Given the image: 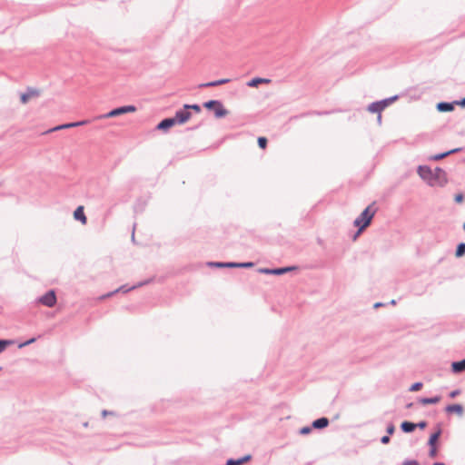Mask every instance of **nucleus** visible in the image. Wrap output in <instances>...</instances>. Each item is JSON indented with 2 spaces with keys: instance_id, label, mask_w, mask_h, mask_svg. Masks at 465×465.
<instances>
[{
  "instance_id": "nucleus-1",
  "label": "nucleus",
  "mask_w": 465,
  "mask_h": 465,
  "mask_svg": "<svg viewBox=\"0 0 465 465\" xmlns=\"http://www.w3.org/2000/svg\"><path fill=\"white\" fill-rule=\"evenodd\" d=\"M375 213L376 209L373 208V204H371L367 206L354 220L353 225L358 228V232L355 233L354 239H356V237L371 224Z\"/></svg>"
},
{
  "instance_id": "nucleus-2",
  "label": "nucleus",
  "mask_w": 465,
  "mask_h": 465,
  "mask_svg": "<svg viewBox=\"0 0 465 465\" xmlns=\"http://www.w3.org/2000/svg\"><path fill=\"white\" fill-rule=\"evenodd\" d=\"M203 105L208 110H213L216 118H223L229 113L219 100H209Z\"/></svg>"
},
{
  "instance_id": "nucleus-3",
  "label": "nucleus",
  "mask_w": 465,
  "mask_h": 465,
  "mask_svg": "<svg viewBox=\"0 0 465 465\" xmlns=\"http://www.w3.org/2000/svg\"><path fill=\"white\" fill-rule=\"evenodd\" d=\"M398 98V95H393L391 97L385 98L381 101L373 102L368 106V110L371 113L381 114L382 110H384L388 105H390L392 102L396 101Z\"/></svg>"
},
{
  "instance_id": "nucleus-4",
  "label": "nucleus",
  "mask_w": 465,
  "mask_h": 465,
  "mask_svg": "<svg viewBox=\"0 0 465 465\" xmlns=\"http://www.w3.org/2000/svg\"><path fill=\"white\" fill-rule=\"evenodd\" d=\"M152 282V279H149V280H146V281H143V282H138L137 284H134V285L130 286V287H128V286H127V285H125V284H124V285H122V286H120L119 288H117L116 290H114V291H113V292H107V293H105V294L102 295V296L100 297V300H104V299L110 298V297H112L113 295H114L115 293L120 292H124V293H126V292H130V291H132V290H134V289H136V288H138V287H142V286H143V285H145V284H147V283H149V282Z\"/></svg>"
},
{
  "instance_id": "nucleus-5",
  "label": "nucleus",
  "mask_w": 465,
  "mask_h": 465,
  "mask_svg": "<svg viewBox=\"0 0 465 465\" xmlns=\"http://www.w3.org/2000/svg\"><path fill=\"white\" fill-rule=\"evenodd\" d=\"M431 181H433L431 186L443 187L448 183L446 172L440 167H436L434 170H432Z\"/></svg>"
},
{
  "instance_id": "nucleus-6",
  "label": "nucleus",
  "mask_w": 465,
  "mask_h": 465,
  "mask_svg": "<svg viewBox=\"0 0 465 465\" xmlns=\"http://www.w3.org/2000/svg\"><path fill=\"white\" fill-rule=\"evenodd\" d=\"M38 302L41 304L52 308L56 304V294L54 290L47 291L44 295L38 298Z\"/></svg>"
},
{
  "instance_id": "nucleus-7",
  "label": "nucleus",
  "mask_w": 465,
  "mask_h": 465,
  "mask_svg": "<svg viewBox=\"0 0 465 465\" xmlns=\"http://www.w3.org/2000/svg\"><path fill=\"white\" fill-rule=\"evenodd\" d=\"M295 266H286V267H279V268H262L260 269L259 272L263 274H269V275H282L284 273H287L289 272H292L295 270Z\"/></svg>"
},
{
  "instance_id": "nucleus-8",
  "label": "nucleus",
  "mask_w": 465,
  "mask_h": 465,
  "mask_svg": "<svg viewBox=\"0 0 465 465\" xmlns=\"http://www.w3.org/2000/svg\"><path fill=\"white\" fill-rule=\"evenodd\" d=\"M417 173L420 177L424 180L429 185L431 186L433 181L432 178V170L428 165H420L417 169Z\"/></svg>"
},
{
  "instance_id": "nucleus-9",
  "label": "nucleus",
  "mask_w": 465,
  "mask_h": 465,
  "mask_svg": "<svg viewBox=\"0 0 465 465\" xmlns=\"http://www.w3.org/2000/svg\"><path fill=\"white\" fill-rule=\"evenodd\" d=\"M191 116L192 114L183 107V109L176 111L173 118L177 124H183L191 118Z\"/></svg>"
},
{
  "instance_id": "nucleus-10",
  "label": "nucleus",
  "mask_w": 465,
  "mask_h": 465,
  "mask_svg": "<svg viewBox=\"0 0 465 465\" xmlns=\"http://www.w3.org/2000/svg\"><path fill=\"white\" fill-rule=\"evenodd\" d=\"M40 95V91L36 88L27 87L26 91L23 93L20 96V101L22 104H26L33 97H38Z\"/></svg>"
},
{
  "instance_id": "nucleus-11",
  "label": "nucleus",
  "mask_w": 465,
  "mask_h": 465,
  "mask_svg": "<svg viewBox=\"0 0 465 465\" xmlns=\"http://www.w3.org/2000/svg\"><path fill=\"white\" fill-rule=\"evenodd\" d=\"M176 124L175 120L173 117H168V118H164L155 127L156 130L158 131H163V132H168L169 129L173 126H174Z\"/></svg>"
},
{
  "instance_id": "nucleus-12",
  "label": "nucleus",
  "mask_w": 465,
  "mask_h": 465,
  "mask_svg": "<svg viewBox=\"0 0 465 465\" xmlns=\"http://www.w3.org/2000/svg\"><path fill=\"white\" fill-rule=\"evenodd\" d=\"M445 411L447 413H456L458 416L461 417L464 413V408L459 403L450 404L445 407Z\"/></svg>"
},
{
  "instance_id": "nucleus-13",
  "label": "nucleus",
  "mask_w": 465,
  "mask_h": 465,
  "mask_svg": "<svg viewBox=\"0 0 465 465\" xmlns=\"http://www.w3.org/2000/svg\"><path fill=\"white\" fill-rule=\"evenodd\" d=\"M442 433V430L440 427V424L437 425V430L435 432H433L428 440L429 447H437L438 440Z\"/></svg>"
},
{
  "instance_id": "nucleus-14",
  "label": "nucleus",
  "mask_w": 465,
  "mask_h": 465,
  "mask_svg": "<svg viewBox=\"0 0 465 465\" xmlns=\"http://www.w3.org/2000/svg\"><path fill=\"white\" fill-rule=\"evenodd\" d=\"M436 108L439 112L447 113L451 112L455 108V104L453 102H440L437 104Z\"/></svg>"
},
{
  "instance_id": "nucleus-15",
  "label": "nucleus",
  "mask_w": 465,
  "mask_h": 465,
  "mask_svg": "<svg viewBox=\"0 0 465 465\" xmlns=\"http://www.w3.org/2000/svg\"><path fill=\"white\" fill-rule=\"evenodd\" d=\"M329 423L330 421L328 418L322 417L313 420L312 423V427L316 430H322L326 428L329 425Z\"/></svg>"
},
{
  "instance_id": "nucleus-16",
  "label": "nucleus",
  "mask_w": 465,
  "mask_h": 465,
  "mask_svg": "<svg viewBox=\"0 0 465 465\" xmlns=\"http://www.w3.org/2000/svg\"><path fill=\"white\" fill-rule=\"evenodd\" d=\"M74 218L76 220V221H79L81 222L83 224H85L86 222H87V218L84 214V207L83 206H78L74 212Z\"/></svg>"
},
{
  "instance_id": "nucleus-17",
  "label": "nucleus",
  "mask_w": 465,
  "mask_h": 465,
  "mask_svg": "<svg viewBox=\"0 0 465 465\" xmlns=\"http://www.w3.org/2000/svg\"><path fill=\"white\" fill-rule=\"evenodd\" d=\"M462 149L461 148H454V149H451L450 151H447V152H444V153H438V154H435V155H432L430 156V160H433V161H440L452 153H459L460 152Z\"/></svg>"
},
{
  "instance_id": "nucleus-18",
  "label": "nucleus",
  "mask_w": 465,
  "mask_h": 465,
  "mask_svg": "<svg viewBox=\"0 0 465 465\" xmlns=\"http://www.w3.org/2000/svg\"><path fill=\"white\" fill-rule=\"evenodd\" d=\"M85 124H87V121H85V120L78 121V122H73V123H68V124H61V125H58V126L54 127V129H52V131L82 126V125H84Z\"/></svg>"
},
{
  "instance_id": "nucleus-19",
  "label": "nucleus",
  "mask_w": 465,
  "mask_h": 465,
  "mask_svg": "<svg viewBox=\"0 0 465 465\" xmlns=\"http://www.w3.org/2000/svg\"><path fill=\"white\" fill-rule=\"evenodd\" d=\"M451 371L454 373H460L465 371V359L451 363Z\"/></svg>"
},
{
  "instance_id": "nucleus-20",
  "label": "nucleus",
  "mask_w": 465,
  "mask_h": 465,
  "mask_svg": "<svg viewBox=\"0 0 465 465\" xmlns=\"http://www.w3.org/2000/svg\"><path fill=\"white\" fill-rule=\"evenodd\" d=\"M440 401V396L437 395L434 397H422L419 399V402L422 405L436 404Z\"/></svg>"
},
{
  "instance_id": "nucleus-21",
  "label": "nucleus",
  "mask_w": 465,
  "mask_h": 465,
  "mask_svg": "<svg viewBox=\"0 0 465 465\" xmlns=\"http://www.w3.org/2000/svg\"><path fill=\"white\" fill-rule=\"evenodd\" d=\"M417 428V425L411 421L404 420L401 423V429L405 433H411Z\"/></svg>"
},
{
  "instance_id": "nucleus-22",
  "label": "nucleus",
  "mask_w": 465,
  "mask_h": 465,
  "mask_svg": "<svg viewBox=\"0 0 465 465\" xmlns=\"http://www.w3.org/2000/svg\"><path fill=\"white\" fill-rule=\"evenodd\" d=\"M271 80L261 77H254L251 79L246 84L249 87H257L261 84H268Z\"/></svg>"
},
{
  "instance_id": "nucleus-23",
  "label": "nucleus",
  "mask_w": 465,
  "mask_h": 465,
  "mask_svg": "<svg viewBox=\"0 0 465 465\" xmlns=\"http://www.w3.org/2000/svg\"><path fill=\"white\" fill-rule=\"evenodd\" d=\"M229 82H230V79L223 78V79H220V80H216V81H212V82L202 84H200V87H202V88L203 87H214V86H218V85H221V84H227Z\"/></svg>"
},
{
  "instance_id": "nucleus-24",
  "label": "nucleus",
  "mask_w": 465,
  "mask_h": 465,
  "mask_svg": "<svg viewBox=\"0 0 465 465\" xmlns=\"http://www.w3.org/2000/svg\"><path fill=\"white\" fill-rule=\"evenodd\" d=\"M136 110L137 109L134 105H124V106L115 108V112H117L118 115L127 114V113H134Z\"/></svg>"
},
{
  "instance_id": "nucleus-25",
  "label": "nucleus",
  "mask_w": 465,
  "mask_h": 465,
  "mask_svg": "<svg viewBox=\"0 0 465 465\" xmlns=\"http://www.w3.org/2000/svg\"><path fill=\"white\" fill-rule=\"evenodd\" d=\"M463 255H465V242H460L456 247L455 256L460 258Z\"/></svg>"
},
{
  "instance_id": "nucleus-26",
  "label": "nucleus",
  "mask_w": 465,
  "mask_h": 465,
  "mask_svg": "<svg viewBox=\"0 0 465 465\" xmlns=\"http://www.w3.org/2000/svg\"><path fill=\"white\" fill-rule=\"evenodd\" d=\"M13 341L0 339V353L3 352L8 345L12 344Z\"/></svg>"
},
{
  "instance_id": "nucleus-27",
  "label": "nucleus",
  "mask_w": 465,
  "mask_h": 465,
  "mask_svg": "<svg viewBox=\"0 0 465 465\" xmlns=\"http://www.w3.org/2000/svg\"><path fill=\"white\" fill-rule=\"evenodd\" d=\"M183 105H184V108L187 109V111H189L190 109L193 110L195 113H200L202 111L201 106L197 104H185Z\"/></svg>"
},
{
  "instance_id": "nucleus-28",
  "label": "nucleus",
  "mask_w": 465,
  "mask_h": 465,
  "mask_svg": "<svg viewBox=\"0 0 465 465\" xmlns=\"http://www.w3.org/2000/svg\"><path fill=\"white\" fill-rule=\"evenodd\" d=\"M257 142H258V145H259L260 148H262V149H265L266 148L267 143H268L266 137L261 136V137L258 138Z\"/></svg>"
},
{
  "instance_id": "nucleus-29",
  "label": "nucleus",
  "mask_w": 465,
  "mask_h": 465,
  "mask_svg": "<svg viewBox=\"0 0 465 465\" xmlns=\"http://www.w3.org/2000/svg\"><path fill=\"white\" fill-rule=\"evenodd\" d=\"M423 384L420 381L414 382L409 389L410 391H418L422 388Z\"/></svg>"
},
{
  "instance_id": "nucleus-30",
  "label": "nucleus",
  "mask_w": 465,
  "mask_h": 465,
  "mask_svg": "<svg viewBox=\"0 0 465 465\" xmlns=\"http://www.w3.org/2000/svg\"><path fill=\"white\" fill-rule=\"evenodd\" d=\"M207 264L210 267L224 268V262H209Z\"/></svg>"
},
{
  "instance_id": "nucleus-31",
  "label": "nucleus",
  "mask_w": 465,
  "mask_h": 465,
  "mask_svg": "<svg viewBox=\"0 0 465 465\" xmlns=\"http://www.w3.org/2000/svg\"><path fill=\"white\" fill-rule=\"evenodd\" d=\"M115 116H118V114H117V112H115V108H114L100 117L101 118H110V117H115Z\"/></svg>"
},
{
  "instance_id": "nucleus-32",
  "label": "nucleus",
  "mask_w": 465,
  "mask_h": 465,
  "mask_svg": "<svg viewBox=\"0 0 465 465\" xmlns=\"http://www.w3.org/2000/svg\"><path fill=\"white\" fill-rule=\"evenodd\" d=\"M254 266L252 262H238V268H252Z\"/></svg>"
},
{
  "instance_id": "nucleus-33",
  "label": "nucleus",
  "mask_w": 465,
  "mask_h": 465,
  "mask_svg": "<svg viewBox=\"0 0 465 465\" xmlns=\"http://www.w3.org/2000/svg\"><path fill=\"white\" fill-rule=\"evenodd\" d=\"M35 341H36V338L33 337V338H31V339H29V340L20 343L18 347L19 348H23V347L28 346V345L34 343Z\"/></svg>"
},
{
  "instance_id": "nucleus-34",
  "label": "nucleus",
  "mask_w": 465,
  "mask_h": 465,
  "mask_svg": "<svg viewBox=\"0 0 465 465\" xmlns=\"http://www.w3.org/2000/svg\"><path fill=\"white\" fill-rule=\"evenodd\" d=\"M395 431V426L392 422H390L386 427V432L389 435H392Z\"/></svg>"
},
{
  "instance_id": "nucleus-35",
  "label": "nucleus",
  "mask_w": 465,
  "mask_h": 465,
  "mask_svg": "<svg viewBox=\"0 0 465 465\" xmlns=\"http://www.w3.org/2000/svg\"><path fill=\"white\" fill-rule=\"evenodd\" d=\"M251 459H252V456L250 454H247V455H245L240 459H237V460H238L239 464L242 465L246 461H249Z\"/></svg>"
},
{
  "instance_id": "nucleus-36",
  "label": "nucleus",
  "mask_w": 465,
  "mask_h": 465,
  "mask_svg": "<svg viewBox=\"0 0 465 465\" xmlns=\"http://www.w3.org/2000/svg\"><path fill=\"white\" fill-rule=\"evenodd\" d=\"M464 200V195L463 193H457L455 196H454V201L457 203H461Z\"/></svg>"
},
{
  "instance_id": "nucleus-37",
  "label": "nucleus",
  "mask_w": 465,
  "mask_h": 465,
  "mask_svg": "<svg viewBox=\"0 0 465 465\" xmlns=\"http://www.w3.org/2000/svg\"><path fill=\"white\" fill-rule=\"evenodd\" d=\"M437 447H430L429 457L435 458L437 456Z\"/></svg>"
},
{
  "instance_id": "nucleus-38",
  "label": "nucleus",
  "mask_w": 465,
  "mask_h": 465,
  "mask_svg": "<svg viewBox=\"0 0 465 465\" xmlns=\"http://www.w3.org/2000/svg\"><path fill=\"white\" fill-rule=\"evenodd\" d=\"M312 427H309V426L302 427V428L300 430V433H301L302 435L309 434V433L312 431Z\"/></svg>"
},
{
  "instance_id": "nucleus-39",
  "label": "nucleus",
  "mask_w": 465,
  "mask_h": 465,
  "mask_svg": "<svg viewBox=\"0 0 465 465\" xmlns=\"http://www.w3.org/2000/svg\"><path fill=\"white\" fill-rule=\"evenodd\" d=\"M224 268H238V262H224Z\"/></svg>"
},
{
  "instance_id": "nucleus-40",
  "label": "nucleus",
  "mask_w": 465,
  "mask_h": 465,
  "mask_svg": "<svg viewBox=\"0 0 465 465\" xmlns=\"http://www.w3.org/2000/svg\"><path fill=\"white\" fill-rule=\"evenodd\" d=\"M402 465H419V462L416 460H407L403 461Z\"/></svg>"
},
{
  "instance_id": "nucleus-41",
  "label": "nucleus",
  "mask_w": 465,
  "mask_h": 465,
  "mask_svg": "<svg viewBox=\"0 0 465 465\" xmlns=\"http://www.w3.org/2000/svg\"><path fill=\"white\" fill-rule=\"evenodd\" d=\"M460 394V390L458 389V390H454V391H450V394H449V397L453 399V398L457 397Z\"/></svg>"
},
{
  "instance_id": "nucleus-42",
  "label": "nucleus",
  "mask_w": 465,
  "mask_h": 465,
  "mask_svg": "<svg viewBox=\"0 0 465 465\" xmlns=\"http://www.w3.org/2000/svg\"><path fill=\"white\" fill-rule=\"evenodd\" d=\"M391 441L390 435H384L381 438V442L382 444H388Z\"/></svg>"
},
{
  "instance_id": "nucleus-43",
  "label": "nucleus",
  "mask_w": 465,
  "mask_h": 465,
  "mask_svg": "<svg viewBox=\"0 0 465 465\" xmlns=\"http://www.w3.org/2000/svg\"><path fill=\"white\" fill-rule=\"evenodd\" d=\"M224 465H240L238 460L229 459Z\"/></svg>"
},
{
  "instance_id": "nucleus-44",
  "label": "nucleus",
  "mask_w": 465,
  "mask_h": 465,
  "mask_svg": "<svg viewBox=\"0 0 465 465\" xmlns=\"http://www.w3.org/2000/svg\"><path fill=\"white\" fill-rule=\"evenodd\" d=\"M330 114V112H327V111H324V112L315 111V112H312V113H307L306 115H311V114L323 115V114Z\"/></svg>"
},
{
  "instance_id": "nucleus-45",
  "label": "nucleus",
  "mask_w": 465,
  "mask_h": 465,
  "mask_svg": "<svg viewBox=\"0 0 465 465\" xmlns=\"http://www.w3.org/2000/svg\"><path fill=\"white\" fill-rule=\"evenodd\" d=\"M415 425H417V428L422 430V429H425L427 427V422L425 420H420V422L415 423Z\"/></svg>"
},
{
  "instance_id": "nucleus-46",
  "label": "nucleus",
  "mask_w": 465,
  "mask_h": 465,
  "mask_svg": "<svg viewBox=\"0 0 465 465\" xmlns=\"http://www.w3.org/2000/svg\"><path fill=\"white\" fill-rule=\"evenodd\" d=\"M455 105H460L461 107H465V97L460 100L454 101Z\"/></svg>"
},
{
  "instance_id": "nucleus-47",
  "label": "nucleus",
  "mask_w": 465,
  "mask_h": 465,
  "mask_svg": "<svg viewBox=\"0 0 465 465\" xmlns=\"http://www.w3.org/2000/svg\"><path fill=\"white\" fill-rule=\"evenodd\" d=\"M113 414H114V412H113V411H106V410H104V411H102V415H103V417H105L106 415H113Z\"/></svg>"
},
{
  "instance_id": "nucleus-48",
  "label": "nucleus",
  "mask_w": 465,
  "mask_h": 465,
  "mask_svg": "<svg viewBox=\"0 0 465 465\" xmlns=\"http://www.w3.org/2000/svg\"><path fill=\"white\" fill-rule=\"evenodd\" d=\"M384 304L382 302H376V303H374L373 307L377 309V308L381 307Z\"/></svg>"
},
{
  "instance_id": "nucleus-49",
  "label": "nucleus",
  "mask_w": 465,
  "mask_h": 465,
  "mask_svg": "<svg viewBox=\"0 0 465 465\" xmlns=\"http://www.w3.org/2000/svg\"><path fill=\"white\" fill-rule=\"evenodd\" d=\"M432 465H445L443 462H435Z\"/></svg>"
},
{
  "instance_id": "nucleus-50",
  "label": "nucleus",
  "mask_w": 465,
  "mask_h": 465,
  "mask_svg": "<svg viewBox=\"0 0 465 465\" xmlns=\"http://www.w3.org/2000/svg\"><path fill=\"white\" fill-rule=\"evenodd\" d=\"M381 114H379V115H378V122L381 123Z\"/></svg>"
},
{
  "instance_id": "nucleus-51",
  "label": "nucleus",
  "mask_w": 465,
  "mask_h": 465,
  "mask_svg": "<svg viewBox=\"0 0 465 465\" xmlns=\"http://www.w3.org/2000/svg\"><path fill=\"white\" fill-rule=\"evenodd\" d=\"M412 405H413V403H412V402H411V403H408L406 407H407V408H411V407H412Z\"/></svg>"
},
{
  "instance_id": "nucleus-52",
  "label": "nucleus",
  "mask_w": 465,
  "mask_h": 465,
  "mask_svg": "<svg viewBox=\"0 0 465 465\" xmlns=\"http://www.w3.org/2000/svg\"><path fill=\"white\" fill-rule=\"evenodd\" d=\"M390 303L395 305L396 304V301L395 300H391Z\"/></svg>"
},
{
  "instance_id": "nucleus-53",
  "label": "nucleus",
  "mask_w": 465,
  "mask_h": 465,
  "mask_svg": "<svg viewBox=\"0 0 465 465\" xmlns=\"http://www.w3.org/2000/svg\"><path fill=\"white\" fill-rule=\"evenodd\" d=\"M132 239L133 241L134 240V231L133 232Z\"/></svg>"
},
{
  "instance_id": "nucleus-54",
  "label": "nucleus",
  "mask_w": 465,
  "mask_h": 465,
  "mask_svg": "<svg viewBox=\"0 0 465 465\" xmlns=\"http://www.w3.org/2000/svg\"><path fill=\"white\" fill-rule=\"evenodd\" d=\"M462 227H463V230L465 231V223H463V226H462Z\"/></svg>"
}]
</instances>
